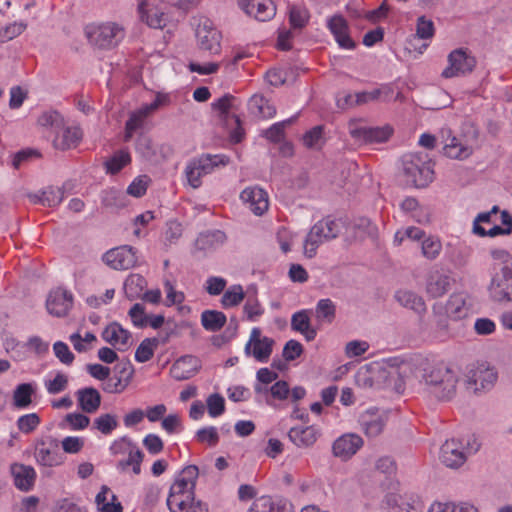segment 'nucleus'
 I'll return each instance as SVG.
<instances>
[{"label":"nucleus","instance_id":"f257e3e1","mask_svg":"<svg viewBox=\"0 0 512 512\" xmlns=\"http://www.w3.org/2000/svg\"><path fill=\"white\" fill-rule=\"evenodd\" d=\"M199 475L198 467L186 466L170 487L167 506L170 512H208L207 503L196 500L194 488Z\"/></svg>","mask_w":512,"mask_h":512},{"label":"nucleus","instance_id":"f03ea898","mask_svg":"<svg viewBox=\"0 0 512 512\" xmlns=\"http://www.w3.org/2000/svg\"><path fill=\"white\" fill-rule=\"evenodd\" d=\"M492 258L489 296L494 302H512V255L504 249L490 251Z\"/></svg>","mask_w":512,"mask_h":512},{"label":"nucleus","instance_id":"7ed1b4c3","mask_svg":"<svg viewBox=\"0 0 512 512\" xmlns=\"http://www.w3.org/2000/svg\"><path fill=\"white\" fill-rule=\"evenodd\" d=\"M459 377L444 363L427 365L422 369L421 383L425 392L438 401H450L456 395Z\"/></svg>","mask_w":512,"mask_h":512},{"label":"nucleus","instance_id":"20e7f679","mask_svg":"<svg viewBox=\"0 0 512 512\" xmlns=\"http://www.w3.org/2000/svg\"><path fill=\"white\" fill-rule=\"evenodd\" d=\"M402 166L406 182L416 188L427 187L434 179V163L426 153L404 155Z\"/></svg>","mask_w":512,"mask_h":512},{"label":"nucleus","instance_id":"39448f33","mask_svg":"<svg viewBox=\"0 0 512 512\" xmlns=\"http://www.w3.org/2000/svg\"><path fill=\"white\" fill-rule=\"evenodd\" d=\"M85 35L95 48L111 50L125 38V29L119 23L108 21L88 25L85 28Z\"/></svg>","mask_w":512,"mask_h":512},{"label":"nucleus","instance_id":"423d86ee","mask_svg":"<svg viewBox=\"0 0 512 512\" xmlns=\"http://www.w3.org/2000/svg\"><path fill=\"white\" fill-rule=\"evenodd\" d=\"M341 229V223L330 216L316 222L305 238L304 254L308 258H313L316 255L317 248L321 244L337 238Z\"/></svg>","mask_w":512,"mask_h":512},{"label":"nucleus","instance_id":"0eeeda50","mask_svg":"<svg viewBox=\"0 0 512 512\" xmlns=\"http://www.w3.org/2000/svg\"><path fill=\"white\" fill-rule=\"evenodd\" d=\"M478 135L477 129L472 125L469 126L467 134L460 136L451 135L449 129L442 130L444 154L452 159H467L473 153Z\"/></svg>","mask_w":512,"mask_h":512},{"label":"nucleus","instance_id":"6e6552de","mask_svg":"<svg viewBox=\"0 0 512 512\" xmlns=\"http://www.w3.org/2000/svg\"><path fill=\"white\" fill-rule=\"evenodd\" d=\"M229 160V157L223 154H203L198 158L192 159L185 169L189 185L193 188L200 187L203 176L212 173L219 166H226Z\"/></svg>","mask_w":512,"mask_h":512},{"label":"nucleus","instance_id":"1a4fd4ad","mask_svg":"<svg viewBox=\"0 0 512 512\" xmlns=\"http://www.w3.org/2000/svg\"><path fill=\"white\" fill-rule=\"evenodd\" d=\"M447 60L448 66L441 73L447 79L470 74L477 64L476 58L466 48L451 51Z\"/></svg>","mask_w":512,"mask_h":512},{"label":"nucleus","instance_id":"9d476101","mask_svg":"<svg viewBox=\"0 0 512 512\" xmlns=\"http://www.w3.org/2000/svg\"><path fill=\"white\" fill-rule=\"evenodd\" d=\"M275 341L267 336L261 337V330L258 327L252 329L250 338L245 345L246 356H252L258 362L265 363L269 360Z\"/></svg>","mask_w":512,"mask_h":512},{"label":"nucleus","instance_id":"9b49d317","mask_svg":"<svg viewBox=\"0 0 512 512\" xmlns=\"http://www.w3.org/2000/svg\"><path fill=\"white\" fill-rule=\"evenodd\" d=\"M167 100V96L158 94L153 102L145 104L138 110L132 112L125 124L124 140L129 141L132 138L133 133L144 126L146 118L156 111L161 105L165 104Z\"/></svg>","mask_w":512,"mask_h":512},{"label":"nucleus","instance_id":"f8f14e48","mask_svg":"<svg viewBox=\"0 0 512 512\" xmlns=\"http://www.w3.org/2000/svg\"><path fill=\"white\" fill-rule=\"evenodd\" d=\"M74 303L73 294L61 287L51 290L46 299V309L54 317H65L72 309Z\"/></svg>","mask_w":512,"mask_h":512},{"label":"nucleus","instance_id":"ddd939ff","mask_svg":"<svg viewBox=\"0 0 512 512\" xmlns=\"http://www.w3.org/2000/svg\"><path fill=\"white\" fill-rule=\"evenodd\" d=\"M196 38L200 50L210 54H218L221 50L222 35L208 19L200 23L196 29Z\"/></svg>","mask_w":512,"mask_h":512},{"label":"nucleus","instance_id":"4468645a","mask_svg":"<svg viewBox=\"0 0 512 512\" xmlns=\"http://www.w3.org/2000/svg\"><path fill=\"white\" fill-rule=\"evenodd\" d=\"M466 377L467 388L477 392L481 389L491 388L497 379V373L493 368L482 363L471 367Z\"/></svg>","mask_w":512,"mask_h":512},{"label":"nucleus","instance_id":"2eb2a0df","mask_svg":"<svg viewBox=\"0 0 512 512\" xmlns=\"http://www.w3.org/2000/svg\"><path fill=\"white\" fill-rule=\"evenodd\" d=\"M103 261L113 269L127 270L137 262L136 251L129 245L116 247L103 255Z\"/></svg>","mask_w":512,"mask_h":512},{"label":"nucleus","instance_id":"dca6fc26","mask_svg":"<svg viewBox=\"0 0 512 512\" xmlns=\"http://www.w3.org/2000/svg\"><path fill=\"white\" fill-rule=\"evenodd\" d=\"M349 131L352 138L364 143L385 142L393 133V129L388 125L383 127H368L350 124Z\"/></svg>","mask_w":512,"mask_h":512},{"label":"nucleus","instance_id":"f3484780","mask_svg":"<svg viewBox=\"0 0 512 512\" xmlns=\"http://www.w3.org/2000/svg\"><path fill=\"white\" fill-rule=\"evenodd\" d=\"M327 27L342 49L352 50L356 43L350 37L347 20L340 14L333 15L327 20Z\"/></svg>","mask_w":512,"mask_h":512},{"label":"nucleus","instance_id":"a211bd4d","mask_svg":"<svg viewBox=\"0 0 512 512\" xmlns=\"http://www.w3.org/2000/svg\"><path fill=\"white\" fill-rule=\"evenodd\" d=\"M240 8L258 21H268L276 14L272 0H239Z\"/></svg>","mask_w":512,"mask_h":512},{"label":"nucleus","instance_id":"6ab92c4d","mask_svg":"<svg viewBox=\"0 0 512 512\" xmlns=\"http://www.w3.org/2000/svg\"><path fill=\"white\" fill-rule=\"evenodd\" d=\"M363 446V440L356 434H344L332 445L333 455L343 461L349 460Z\"/></svg>","mask_w":512,"mask_h":512},{"label":"nucleus","instance_id":"aec40b11","mask_svg":"<svg viewBox=\"0 0 512 512\" xmlns=\"http://www.w3.org/2000/svg\"><path fill=\"white\" fill-rule=\"evenodd\" d=\"M241 200L256 215H262L268 210V194L258 186L245 188L240 194Z\"/></svg>","mask_w":512,"mask_h":512},{"label":"nucleus","instance_id":"412c9836","mask_svg":"<svg viewBox=\"0 0 512 512\" xmlns=\"http://www.w3.org/2000/svg\"><path fill=\"white\" fill-rule=\"evenodd\" d=\"M201 369V361L193 355H184L178 358L171 366V376L177 380H187Z\"/></svg>","mask_w":512,"mask_h":512},{"label":"nucleus","instance_id":"4be33fe9","mask_svg":"<svg viewBox=\"0 0 512 512\" xmlns=\"http://www.w3.org/2000/svg\"><path fill=\"white\" fill-rule=\"evenodd\" d=\"M35 458L40 465L55 467L63 463V455L56 440L42 441L35 450Z\"/></svg>","mask_w":512,"mask_h":512},{"label":"nucleus","instance_id":"5701e85b","mask_svg":"<svg viewBox=\"0 0 512 512\" xmlns=\"http://www.w3.org/2000/svg\"><path fill=\"white\" fill-rule=\"evenodd\" d=\"M462 443L451 439L446 441L440 450L442 463L449 468H458L466 461V455L462 451Z\"/></svg>","mask_w":512,"mask_h":512},{"label":"nucleus","instance_id":"b1692460","mask_svg":"<svg viewBox=\"0 0 512 512\" xmlns=\"http://www.w3.org/2000/svg\"><path fill=\"white\" fill-rule=\"evenodd\" d=\"M10 472L16 488L24 492H28L33 488L36 472L32 466L14 463L10 467Z\"/></svg>","mask_w":512,"mask_h":512},{"label":"nucleus","instance_id":"393cba45","mask_svg":"<svg viewBox=\"0 0 512 512\" xmlns=\"http://www.w3.org/2000/svg\"><path fill=\"white\" fill-rule=\"evenodd\" d=\"M138 14L142 22L154 29H162L166 26L165 14L155 5L143 0L138 5Z\"/></svg>","mask_w":512,"mask_h":512},{"label":"nucleus","instance_id":"a878e982","mask_svg":"<svg viewBox=\"0 0 512 512\" xmlns=\"http://www.w3.org/2000/svg\"><path fill=\"white\" fill-rule=\"evenodd\" d=\"M102 338L119 350H125L130 345L131 333L119 323L113 322L103 330Z\"/></svg>","mask_w":512,"mask_h":512},{"label":"nucleus","instance_id":"bb28decb","mask_svg":"<svg viewBox=\"0 0 512 512\" xmlns=\"http://www.w3.org/2000/svg\"><path fill=\"white\" fill-rule=\"evenodd\" d=\"M227 240L226 234L221 230L200 233L194 243L196 251L208 252L222 246Z\"/></svg>","mask_w":512,"mask_h":512},{"label":"nucleus","instance_id":"cd10ccee","mask_svg":"<svg viewBox=\"0 0 512 512\" xmlns=\"http://www.w3.org/2000/svg\"><path fill=\"white\" fill-rule=\"evenodd\" d=\"M451 284V277L437 270L429 275L426 291L432 298H439L449 291Z\"/></svg>","mask_w":512,"mask_h":512},{"label":"nucleus","instance_id":"c85d7f7f","mask_svg":"<svg viewBox=\"0 0 512 512\" xmlns=\"http://www.w3.org/2000/svg\"><path fill=\"white\" fill-rule=\"evenodd\" d=\"M79 408L85 413H95L101 405V395L93 387H85L76 392Z\"/></svg>","mask_w":512,"mask_h":512},{"label":"nucleus","instance_id":"c756f323","mask_svg":"<svg viewBox=\"0 0 512 512\" xmlns=\"http://www.w3.org/2000/svg\"><path fill=\"white\" fill-rule=\"evenodd\" d=\"M395 300L404 308L410 309L422 315L426 312V304L423 298L410 290H398L394 295Z\"/></svg>","mask_w":512,"mask_h":512},{"label":"nucleus","instance_id":"7c9ffc66","mask_svg":"<svg viewBox=\"0 0 512 512\" xmlns=\"http://www.w3.org/2000/svg\"><path fill=\"white\" fill-rule=\"evenodd\" d=\"M82 139V131L78 127H66L61 133L57 134L53 140V145L59 150H68L78 145Z\"/></svg>","mask_w":512,"mask_h":512},{"label":"nucleus","instance_id":"2f4dec72","mask_svg":"<svg viewBox=\"0 0 512 512\" xmlns=\"http://www.w3.org/2000/svg\"><path fill=\"white\" fill-rule=\"evenodd\" d=\"M288 437L298 447H310L316 442L318 433L313 426L293 427Z\"/></svg>","mask_w":512,"mask_h":512},{"label":"nucleus","instance_id":"473e14b6","mask_svg":"<svg viewBox=\"0 0 512 512\" xmlns=\"http://www.w3.org/2000/svg\"><path fill=\"white\" fill-rule=\"evenodd\" d=\"M95 502L100 512H122L123 507L116 495L107 486H102L96 495Z\"/></svg>","mask_w":512,"mask_h":512},{"label":"nucleus","instance_id":"72a5a7b5","mask_svg":"<svg viewBox=\"0 0 512 512\" xmlns=\"http://www.w3.org/2000/svg\"><path fill=\"white\" fill-rule=\"evenodd\" d=\"M249 111L261 118H272L276 114V108L268 99L261 95H253L248 102Z\"/></svg>","mask_w":512,"mask_h":512},{"label":"nucleus","instance_id":"f704fd0d","mask_svg":"<svg viewBox=\"0 0 512 512\" xmlns=\"http://www.w3.org/2000/svg\"><path fill=\"white\" fill-rule=\"evenodd\" d=\"M101 203L107 209L118 211L127 206V196L120 190L109 188L101 193Z\"/></svg>","mask_w":512,"mask_h":512},{"label":"nucleus","instance_id":"c9c22d12","mask_svg":"<svg viewBox=\"0 0 512 512\" xmlns=\"http://www.w3.org/2000/svg\"><path fill=\"white\" fill-rule=\"evenodd\" d=\"M290 507L291 504L287 502H274L269 496H261L252 503L248 512H283Z\"/></svg>","mask_w":512,"mask_h":512},{"label":"nucleus","instance_id":"e433bc0d","mask_svg":"<svg viewBox=\"0 0 512 512\" xmlns=\"http://www.w3.org/2000/svg\"><path fill=\"white\" fill-rule=\"evenodd\" d=\"M128 458L118 461L116 467L120 472L127 471L128 467H132V471L135 475H139L141 473V463L144 458L143 452L137 448L134 444L131 448L128 449Z\"/></svg>","mask_w":512,"mask_h":512},{"label":"nucleus","instance_id":"4c0bfd02","mask_svg":"<svg viewBox=\"0 0 512 512\" xmlns=\"http://www.w3.org/2000/svg\"><path fill=\"white\" fill-rule=\"evenodd\" d=\"M227 318L223 312L216 310H205L201 314L202 326L211 332H217L226 324Z\"/></svg>","mask_w":512,"mask_h":512},{"label":"nucleus","instance_id":"58836bf2","mask_svg":"<svg viewBox=\"0 0 512 512\" xmlns=\"http://www.w3.org/2000/svg\"><path fill=\"white\" fill-rule=\"evenodd\" d=\"M63 197L64 193L60 188L48 187L40 195H33L32 201L43 206L55 207L62 202Z\"/></svg>","mask_w":512,"mask_h":512},{"label":"nucleus","instance_id":"ea45409f","mask_svg":"<svg viewBox=\"0 0 512 512\" xmlns=\"http://www.w3.org/2000/svg\"><path fill=\"white\" fill-rule=\"evenodd\" d=\"M361 425L368 437H377L382 433L386 419L381 415H366L362 417Z\"/></svg>","mask_w":512,"mask_h":512},{"label":"nucleus","instance_id":"a19ab883","mask_svg":"<svg viewBox=\"0 0 512 512\" xmlns=\"http://www.w3.org/2000/svg\"><path fill=\"white\" fill-rule=\"evenodd\" d=\"M131 162V156L128 151L119 150L114 155L105 161L104 167L106 173L115 175L119 173L126 165Z\"/></svg>","mask_w":512,"mask_h":512},{"label":"nucleus","instance_id":"79ce46f5","mask_svg":"<svg viewBox=\"0 0 512 512\" xmlns=\"http://www.w3.org/2000/svg\"><path fill=\"white\" fill-rule=\"evenodd\" d=\"M447 314L454 319H461L467 315L465 298L462 294H452L446 303Z\"/></svg>","mask_w":512,"mask_h":512},{"label":"nucleus","instance_id":"37998d69","mask_svg":"<svg viewBox=\"0 0 512 512\" xmlns=\"http://www.w3.org/2000/svg\"><path fill=\"white\" fill-rule=\"evenodd\" d=\"M146 286L144 277L138 274L129 276L124 283V291L129 300L142 297V292Z\"/></svg>","mask_w":512,"mask_h":512},{"label":"nucleus","instance_id":"c03bdc74","mask_svg":"<svg viewBox=\"0 0 512 512\" xmlns=\"http://www.w3.org/2000/svg\"><path fill=\"white\" fill-rule=\"evenodd\" d=\"M114 379L126 388L134 375V367L129 359L119 361L113 368Z\"/></svg>","mask_w":512,"mask_h":512},{"label":"nucleus","instance_id":"a18cd8bd","mask_svg":"<svg viewBox=\"0 0 512 512\" xmlns=\"http://www.w3.org/2000/svg\"><path fill=\"white\" fill-rule=\"evenodd\" d=\"M33 386L30 383H22L16 387L13 394V404L17 408H26L32 402Z\"/></svg>","mask_w":512,"mask_h":512},{"label":"nucleus","instance_id":"49530a36","mask_svg":"<svg viewBox=\"0 0 512 512\" xmlns=\"http://www.w3.org/2000/svg\"><path fill=\"white\" fill-rule=\"evenodd\" d=\"M159 344L158 338H146L144 339L135 352V359L139 363H145L149 361L153 355L154 350Z\"/></svg>","mask_w":512,"mask_h":512},{"label":"nucleus","instance_id":"de8ad7c7","mask_svg":"<svg viewBox=\"0 0 512 512\" xmlns=\"http://www.w3.org/2000/svg\"><path fill=\"white\" fill-rule=\"evenodd\" d=\"M245 298V293L241 285L230 286L223 294L221 304L224 308H230L239 305Z\"/></svg>","mask_w":512,"mask_h":512},{"label":"nucleus","instance_id":"09e8293b","mask_svg":"<svg viewBox=\"0 0 512 512\" xmlns=\"http://www.w3.org/2000/svg\"><path fill=\"white\" fill-rule=\"evenodd\" d=\"M316 317L331 323L336 315V306L329 298L318 301L315 309Z\"/></svg>","mask_w":512,"mask_h":512},{"label":"nucleus","instance_id":"8fccbe9b","mask_svg":"<svg viewBox=\"0 0 512 512\" xmlns=\"http://www.w3.org/2000/svg\"><path fill=\"white\" fill-rule=\"evenodd\" d=\"M442 250V244L439 238L429 236L422 241L421 251L422 255L428 260L436 259Z\"/></svg>","mask_w":512,"mask_h":512},{"label":"nucleus","instance_id":"3c124183","mask_svg":"<svg viewBox=\"0 0 512 512\" xmlns=\"http://www.w3.org/2000/svg\"><path fill=\"white\" fill-rule=\"evenodd\" d=\"M303 145L308 149L319 150L323 144V127L315 126L302 137Z\"/></svg>","mask_w":512,"mask_h":512},{"label":"nucleus","instance_id":"603ef678","mask_svg":"<svg viewBox=\"0 0 512 512\" xmlns=\"http://www.w3.org/2000/svg\"><path fill=\"white\" fill-rule=\"evenodd\" d=\"M93 425L102 434L109 435L118 427V421L115 415L106 413L94 419Z\"/></svg>","mask_w":512,"mask_h":512},{"label":"nucleus","instance_id":"864d4df0","mask_svg":"<svg viewBox=\"0 0 512 512\" xmlns=\"http://www.w3.org/2000/svg\"><path fill=\"white\" fill-rule=\"evenodd\" d=\"M243 311L250 321H255L257 318L264 314V308L260 304L259 300L256 297V293L254 295H249L244 304Z\"/></svg>","mask_w":512,"mask_h":512},{"label":"nucleus","instance_id":"5fc2aeb1","mask_svg":"<svg viewBox=\"0 0 512 512\" xmlns=\"http://www.w3.org/2000/svg\"><path fill=\"white\" fill-rule=\"evenodd\" d=\"M310 18V14L307 9L293 6L289 12V22L293 29L304 28Z\"/></svg>","mask_w":512,"mask_h":512},{"label":"nucleus","instance_id":"6e6d98bb","mask_svg":"<svg viewBox=\"0 0 512 512\" xmlns=\"http://www.w3.org/2000/svg\"><path fill=\"white\" fill-rule=\"evenodd\" d=\"M69 378L63 372H57L55 377L45 382V388L51 395H56L68 387Z\"/></svg>","mask_w":512,"mask_h":512},{"label":"nucleus","instance_id":"4d7b16f0","mask_svg":"<svg viewBox=\"0 0 512 512\" xmlns=\"http://www.w3.org/2000/svg\"><path fill=\"white\" fill-rule=\"evenodd\" d=\"M41 419L37 413L22 415L17 420V428L24 434L33 432L40 424Z\"/></svg>","mask_w":512,"mask_h":512},{"label":"nucleus","instance_id":"13d9d810","mask_svg":"<svg viewBox=\"0 0 512 512\" xmlns=\"http://www.w3.org/2000/svg\"><path fill=\"white\" fill-rule=\"evenodd\" d=\"M294 118L287 119L282 122L273 124L270 128L264 131V137L269 141L278 143L281 142L284 137L285 127L293 122Z\"/></svg>","mask_w":512,"mask_h":512},{"label":"nucleus","instance_id":"bf43d9fd","mask_svg":"<svg viewBox=\"0 0 512 512\" xmlns=\"http://www.w3.org/2000/svg\"><path fill=\"white\" fill-rule=\"evenodd\" d=\"M151 179L147 175H140L136 177L127 188V194L133 197H142L149 186Z\"/></svg>","mask_w":512,"mask_h":512},{"label":"nucleus","instance_id":"052dcab7","mask_svg":"<svg viewBox=\"0 0 512 512\" xmlns=\"http://www.w3.org/2000/svg\"><path fill=\"white\" fill-rule=\"evenodd\" d=\"M206 403H207L208 413L213 418L222 415L225 411V400L218 393L211 394L207 398Z\"/></svg>","mask_w":512,"mask_h":512},{"label":"nucleus","instance_id":"680f3d73","mask_svg":"<svg viewBox=\"0 0 512 512\" xmlns=\"http://www.w3.org/2000/svg\"><path fill=\"white\" fill-rule=\"evenodd\" d=\"M71 430H84L90 424V418L82 413H68L64 418Z\"/></svg>","mask_w":512,"mask_h":512},{"label":"nucleus","instance_id":"e2e57ef3","mask_svg":"<svg viewBox=\"0 0 512 512\" xmlns=\"http://www.w3.org/2000/svg\"><path fill=\"white\" fill-rule=\"evenodd\" d=\"M128 314L134 326L144 328L148 325L149 316L145 314V308L142 304H134Z\"/></svg>","mask_w":512,"mask_h":512},{"label":"nucleus","instance_id":"0e129e2a","mask_svg":"<svg viewBox=\"0 0 512 512\" xmlns=\"http://www.w3.org/2000/svg\"><path fill=\"white\" fill-rule=\"evenodd\" d=\"M53 351L57 359L64 365H71L75 359L68 345L62 341H57L53 345Z\"/></svg>","mask_w":512,"mask_h":512},{"label":"nucleus","instance_id":"69168bd1","mask_svg":"<svg viewBox=\"0 0 512 512\" xmlns=\"http://www.w3.org/2000/svg\"><path fill=\"white\" fill-rule=\"evenodd\" d=\"M196 439L200 443H208L210 446H216L219 441V434L214 426L204 427L196 432Z\"/></svg>","mask_w":512,"mask_h":512},{"label":"nucleus","instance_id":"338daca9","mask_svg":"<svg viewBox=\"0 0 512 512\" xmlns=\"http://www.w3.org/2000/svg\"><path fill=\"white\" fill-rule=\"evenodd\" d=\"M310 318L306 310H302L293 314L291 318V327L297 332H304L310 327Z\"/></svg>","mask_w":512,"mask_h":512},{"label":"nucleus","instance_id":"774afa93","mask_svg":"<svg viewBox=\"0 0 512 512\" xmlns=\"http://www.w3.org/2000/svg\"><path fill=\"white\" fill-rule=\"evenodd\" d=\"M234 101H235L234 96H232L230 94H226V95L222 96L221 98H219L218 100H216L215 102H213L211 104V106H212L213 110L220 112V116L222 118H226L228 116L229 110L233 107Z\"/></svg>","mask_w":512,"mask_h":512}]
</instances>
